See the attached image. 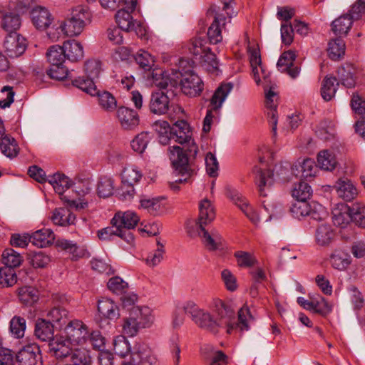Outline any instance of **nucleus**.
Instances as JSON below:
<instances>
[{"label": "nucleus", "instance_id": "obj_1", "mask_svg": "<svg viewBox=\"0 0 365 365\" xmlns=\"http://www.w3.org/2000/svg\"><path fill=\"white\" fill-rule=\"evenodd\" d=\"M184 311L197 326L213 334H218L221 329H225L227 334H232L237 329L241 331H248L255 321L250 308L245 304L239 309L236 322L232 304L220 299L214 301L211 312L199 309L192 302L186 303Z\"/></svg>", "mask_w": 365, "mask_h": 365}, {"label": "nucleus", "instance_id": "obj_2", "mask_svg": "<svg viewBox=\"0 0 365 365\" xmlns=\"http://www.w3.org/2000/svg\"><path fill=\"white\" fill-rule=\"evenodd\" d=\"M169 136L170 140H174L178 143H188L189 145L185 150L179 146H173L172 149H170V160L174 169V173L176 176L180 175L181 178L169 184L170 189L178 191L179 187L177 184L187 182L194 173V170L190 168L189 158H195L198 148L193 141L190 143L192 130L190 125L185 120H178L173 123L171 135Z\"/></svg>", "mask_w": 365, "mask_h": 365}, {"label": "nucleus", "instance_id": "obj_3", "mask_svg": "<svg viewBox=\"0 0 365 365\" xmlns=\"http://www.w3.org/2000/svg\"><path fill=\"white\" fill-rule=\"evenodd\" d=\"M193 62L185 58L179 60L177 68L164 71L162 69L153 70V83L161 88H180L189 97L200 95L204 89V83L200 76L193 71Z\"/></svg>", "mask_w": 365, "mask_h": 365}, {"label": "nucleus", "instance_id": "obj_4", "mask_svg": "<svg viewBox=\"0 0 365 365\" xmlns=\"http://www.w3.org/2000/svg\"><path fill=\"white\" fill-rule=\"evenodd\" d=\"M215 217V212L210 201L204 199L199 205V217L195 226L205 247L212 251L219 249L222 245V237L216 230L209 233L205 228Z\"/></svg>", "mask_w": 365, "mask_h": 365}, {"label": "nucleus", "instance_id": "obj_5", "mask_svg": "<svg viewBox=\"0 0 365 365\" xmlns=\"http://www.w3.org/2000/svg\"><path fill=\"white\" fill-rule=\"evenodd\" d=\"M90 13L82 6L71 11L70 16L61 24V31L68 36H78L83 31L86 21L90 19Z\"/></svg>", "mask_w": 365, "mask_h": 365}, {"label": "nucleus", "instance_id": "obj_6", "mask_svg": "<svg viewBox=\"0 0 365 365\" xmlns=\"http://www.w3.org/2000/svg\"><path fill=\"white\" fill-rule=\"evenodd\" d=\"M138 0H123L125 9H120L115 14V20L118 27L125 31L135 30L137 34L140 33L143 35L141 26L138 24L137 26L133 20L131 12L135 11Z\"/></svg>", "mask_w": 365, "mask_h": 365}, {"label": "nucleus", "instance_id": "obj_7", "mask_svg": "<svg viewBox=\"0 0 365 365\" xmlns=\"http://www.w3.org/2000/svg\"><path fill=\"white\" fill-rule=\"evenodd\" d=\"M98 312L99 316L96 318V321L101 328L109 324L108 320H116L120 317L118 307L113 300L108 298L98 300Z\"/></svg>", "mask_w": 365, "mask_h": 365}, {"label": "nucleus", "instance_id": "obj_8", "mask_svg": "<svg viewBox=\"0 0 365 365\" xmlns=\"http://www.w3.org/2000/svg\"><path fill=\"white\" fill-rule=\"evenodd\" d=\"M65 338L74 344H83L89 336L86 325L81 321L71 320L64 327Z\"/></svg>", "mask_w": 365, "mask_h": 365}, {"label": "nucleus", "instance_id": "obj_9", "mask_svg": "<svg viewBox=\"0 0 365 365\" xmlns=\"http://www.w3.org/2000/svg\"><path fill=\"white\" fill-rule=\"evenodd\" d=\"M19 365H43L40 347L35 343L23 346L16 354Z\"/></svg>", "mask_w": 365, "mask_h": 365}, {"label": "nucleus", "instance_id": "obj_10", "mask_svg": "<svg viewBox=\"0 0 365 365\" xmlns=\"http://www.w3.org/2000/svg\"><path fill=\"white\" fill-rule=\"evenodd\" d=\"M208 14L213 16L214 20L207 31V37L210 43L216 44L222 39V28H225L227 17L224 13L217 11L215 6L208 10Z\"/></svg>", "mask_w": 365, "mask_h": 365}, {"label": "nucleus", "instance_id": "obj_11", "mask_svg": "<svg viewBox=\"0 0 365 365\" xmlns=\"http://www.w3.org/2000/svg\"><path fill=\"white\" fill-rule=\"evenodd\" d=\"M26 47V39L19 34H8L4 42V51L10 58L21 56Z\"/></svg>", "mask_w": 365, "mask_h": 365}, {"label": "nucleus", "instance_id": "obj_12", "mask_svg": "<svg viewBox=\"0 0 365 365\" xmlns=\"http://www.w3.org/2000/svg\"><path fill=\"white\" fill-rule=\"evenodd\" d=\"M131 361L134 365H155L156 358L148 345L138 344L131 353Z\"/></svg>", "mask_w": 365, "mask_h": 365}, {"label": "nucleus", "instance_id": "obj_13", "mask_svg": "<svg viewBox=\"0 0 365 365\" xmlns=\"http://www.w3.org/2000/svg\"><path fill=\"white\" fill-rule=\"evenodd\" d=\"M226 195L253 223H257L259 221L257 212L252 209L247 200L237 190L227 189Z\"/></svg>", "mask_w": 365, "mask_h": 365}, {"label": "nucleus", "instance_id": "obj_14", "mask_svg": "<svg viewBox=\"0 0 365 365\" xmlns=\"http://www.w3.org/2000/svg\"><path fill=\"white\" fill-rule=\"evenodd\" d=\"M117 118L124 130H133L139 124L140 119L137 112L125 106H120L116 112Z\"/></svg>", "mask_w": 365, "mask_h": 365}, {"label": "nucleus", "instance_id": "obj_15", "mask_svg": "<svg viewBox=\"0 0 365 365\" xmlns=\"http://www.w3.org/2000/svg\"><path fill=\"white\" fill-rule=\"evenodd\" d=\"M169 103V98L163 91L153 92L149 102V110L153 114L163 115L168 111Z\"/></svg>", "mask_w": 365, "mask_h": 365}, {"label": "nucleus", "instance_id": "obj_16", "mask_svg": "<svg viewBox=\"0 0 365 365\" xmlns=\"http://www.w3.org/2000/svg\"><path fill=\"white\" fill-rule=\"evenodd\" d=\"M55 329V324L51 322L39 318L35 322L34 335L39 340L50 343L54 339Z\"/></svg>", "mask_w": 365, "mask_h": 365}, {"label": "nucleus", "instance_id": "obj_17", "mask_svg": "<svg viewBox=\"0 0 365 365\" xmlns=\"http://www.w3.org/2000/svg\"><path fill=\"white\" fill-rule=\"evenodd\" d=\"M69 341L63 336L54 339L51 342L48 343L49 353L56 359L63 360L68 358L72 349L70 347Z\"/></svg>", "mask_w": 365, "mask_h": 365}, {"label": "nucleus", "instance_id": "obj_18", "mask_svg": "<svg viewBox=\"0 0 365 365\" xmlns=\"http://www.w3.org/2000/svg\"><path fill=\"white\" fill-rule=\"evenodd\" d=\"M165 197H148L145 195L140 200V207L145 210L150 215L158 216L163 214L165 210Z\"/></svg>", "mask_w": 365, "mask_h": 365}, {"label": "nucleus", "instance_id": "obj_19", "mask_svg": "<svg viewBox=\"0 0 365 365\" xmlns=\"http://www.w3.org/2000/svg\"><path fill=\"white\" fill-rule=\"evenodd\" d=\"M255 173V182L257 185L259 193L261 196H267L265 187H271L274 183L273 171L269 169L263 170L257 166L253 169Z\"/></svg>", "mask_w": 365, "mask_h": 365}, {"label": "nucleus", "instance_id": "obj_20", "mask_svg": "<svg viewBox=\"0 0 365 365\" xmlns=\"http://www.w3.org/2000/svg\"><path fill=\"white\" fill-rule=\"evenodd\" d=\"M31 17L35 27L42 31L46 29L53 21L48 10L42 6L34 8L31 12Z\"/></svg>", "mask_w": 365, "mask_h": 365}, {"label": "nucleus", "instance_id": "obj_21", "mask_svg": "<svg viewBox=\"0 0 365 365\" xmlns=\"http://www.w3.org/2000/svg\"><path fill=\"white\" fill-rule=\"evenodd\" d=\"M129 316L135 319L133 321L140 329L148 327L153 323V317L151 314V310L148 307H133L130 309Z\"/></svg>", "mask_w": 365, "mask_h": 365}, {"label": "nucleus", "instance_id": "obj_22", "mask_svg": "<svg viewBox=\"0 0 365 365\" xmlns=\"http://www.w3.org/2000/svg\"><path fill=\"white\" fill-rule=\"evenodd\" d=\"M317 170V165L310 158L304 159L302 163H299L292 167V174L297 176L301 173L300 177L306 180L309 178H313Z\"/></svg>", "mask_w": 365, "mask_h": 365}, {"label": "nucleus", "instance_id": "obj_23", "mask_svg": "<svg viewBox=\"0 0 365 365\" xmlns=\"http://www.w3.org/2000/svg\"><path fill=\"white\" fill-rule=\"evenodd\" d=\"M336 237V232L331 225L322 224L316 230L315 241L317 244L322 247H327L331 245Z\"/></svg>", "mask_w": 365, "mask_h": 365}, {"label": "nucleus", "instance_id": "obj_24", "mask_svg": "<svg viewBox=\"0 0 365 365\" xmlns=\"http://www.w3.org/2000/svg\"><path fill=\"white\" fill-rule=\"evenodd\" d=\"M365 14V0H357L349 9L346 14H344V26L346 33L351 28L353 21L359 20Z\"/></svg>", "mask_w": 365, "mask_h": 365}, {"label": "nucleus", "instance_id": "obj_25", "mask_svg": "<svg viewBox=\"0 0 365 365\" xmlns=\"http://www.w3.org/2000/svg\"><path fill=\"white\" fill-rule=\"evenodd\" d=\"M139 217L132 211L115 213L111 220V225L118 227H124L128 229H134L139 222Z\"/></svg>", "mask_w": 365, "mask_h": 365}, {"label": "nucleus", "instance_id": "obj_26", "mask_svg": "<svg viewBox=\"0 0 365 365\" xmlns=\"http://www.w3.org/2000/svg\"><path fill=\"white\" fill-rule=\"evenodd\" d=\"M344 212L346 214L351 222L358 227H365V206L359 203L351 205H344Z\"/></svg>", "mask_w": 365, "mask_h": 365}, {"label": "nucleus", "instance_id": "obj_27", "mask_svg": "<svg viewBox=\"0 0 365 365\" xmlns=\"http://www.w3.org/2000/svg\"><path fill=\"white\" fill-rule=\"evenodd\" d=\"M76 215L68 208L58 207L54 210L51 216V220L55 225L68 226L73 225L76 221Z\"/></svg>", "mask_w": 365, "mask_h": 365}, {"label": "nucleus", "instance_id": "obj_28", "mask_svg": "<svg viewBox=\"0 0 365 365\" xmlns=\"http://www.w3.org/2000/svg\"><path fill=\"white\" fill-rule=\"evenodd\" d=\"M32 243L38 247H46L53 244L55 235L51 229L43 228L31 235Z\"/></svg>", "mask_w": 365, "mask_h": 365}, {"label": "nucleus", "instance_id": "obj_29", "mask_svg": "<svg viewBox=\"0 0 365 365\" xmlns=\"http://www.w3.org/2000/svg\"><path fill=\"white\" fill-rule=\"evenodd\" d=\"M47 320L55 324L56 329H62L68 321V312L61 307H54L47 313Z\"/></svg>", "mask_w": 365, "mask_h": 365}, {"label": "nucleus", "instance_id": "obj_30", "mask_svg": "<svg viewBox=\"0 0 365 365\" xmlns=\"http://www.w3.org/2000/svg\"><path fill=\"white\" fill-rule=\"evenodd\" d=\"M66 58L72 62L78 61L83 57L82 45L76 40H68L63 43Z\"/></svg>", "mask_w": 365, "mask_h": 365}, {"label": "nucleus", "instance_id": "obj_31", "mask_svg": "<svg viewBox=\"0 0 365 365\" xmlns=\"http://www.w3.org/2000/svg\"><path fill=\"white\" fill-rule=\"evenodd\" d=\"M339 81L334 76H326L322 83L321 96L325 101H331L335 96Z\"/></svg>", "mask_w": 365, "mask_h": 365}, {"label": "nucleus", "instance_id": "obj_32", "mask_svg": "<svg viewBox=\"0 0 365 365\" xmlns=\"http://www.w3.org/2000/svg\"><path fill=\"white\" fill-rule=\"evenodd\" d=\"M20 14L14 12H8L2 16L1 27L8 32V34H17L21 25Z\"/></svg>", "mask_w": 365, "mask_h": 365}, {"label": "nucleus", "instance_id": "obj_33", "mask_svg": "<svg viewBox=\"0 0 365 365\" xmlns=\"http://www.w3.org/2000/svg\"><path fill=\"white\" fill-rule=\"evenodd\" d=\"M232 88L233 84L232 83H222L217 88L210 99V105L213 110H217L222 106V103Z\"/></svg>", "mask_w": 365, "mask_h": 365}, {"label": "nucleus", "instance_id": "obj_34", "mask_svg": "<svg viewBox=\"0 0 365 365\" xmlns=\"http://www.w3.org/2000/svg\"><path fill=\"white\" fill-rule=\"evenodd\" d=\"M250 53V66L252 68V73H253V78L257 85H259L260 82V77L258 71V66H260L261 71L263 74V78L265 81H267V78L268 76L265 74L264 68L262 67V60H261V56L259 53V49L257 48H250L249 49Z\"/></svg>", "mask_w": 365, "mask_h": 365}, {"label": "nucleus", "instance_id": "obj_35", "mask_svg": "<svg viewBox=\"0 0 365 365\" xmlns=\"http://www.w3.org/2000/svg\"><path fill=\"white\" fill-rule=\"evenodd\" d=\"M23 257L12 248H6L1 255V262L5 267H10L13 269L19 267L23 262Z\"/></svg>", "mask_w": 365, "mask_h": 365}, {"label": "nucleus", "instance_id": "obj_36", "mask_svg": "<svg viewBox=\"0 0 365 365\" xmlns=\"http://www.w3.org/2000/svg\"><path fill=\"white\" fill-rule=\"evenodd\" d=\"M48 182L55 192L61 195L71 185V181L64 174L56 173L48 176Z\"/></svg>", "mask_w": 365, "mask_h": 365}, {"label": "nucleus", "instance_id": "obj_37", "mask_svg": "<svg viewBox=\"0 0 365 365\" xmlns=\"http://www.w3.org/2000/svg\"><path fill=\"white\" fill-rule=\"evenodd\" d=\"M134 58L137 64L139 65L140 68L145 71H153L156 68H153L155 66L154 57L148 51L140 49L134 56ZM152 73H150L151 78L153 79Z\"/></svg>", "mask_w": 365, "mask_h": 365}, {"label": "nucleus", "instance_id": "obj_38", "mask_svg": "<svg viewBox=\"0 0 365 365\" xmlns=\"http://www.w3.org/2000/svg\"><path fill=\"white\" fill-rule=\"evenodd\" d=\"M316 134L324 141L333 139L336 134L335 125L331 120H322L316 128Z\"/></svg>", "mask_w": 365, "mask_h": 365}, {"label": "nucleus", "instance_id": "obj_39", "mask_svg": "<svg viewBox=\"0 0 365 365\" xmlns=\"http://www.w3.org/2000/svg\"><path fill=\"white\" fill-rule=\"evenodd\" d=\"M1 140V153L9 158L16 157L19 153V146L16 140L9 135H4Z\"/></svg>", "mask_w": 365, "mask_h": 365}, {"label": "nucleus", "instance_id": "obj_40", "mask_svg": "<svg viewBox=\"0 0 365 365\" xmlns=\"http://www.w3.org/2000/svg\"><path fill=\"white\" fill-rule=\"evenodd\" d=\"M19 298L26 306H32L38 300V291L34 287H22L19 289Z\"/></svg>", "mask_w": 365, "mask_h": 365}, {"label": "nucleus", "instance_id": "obj_41", "mask_svg": "<svg viewBox=\"0 0 365 365\" xmlns=\"http://www.w3.org/2000/svg\"><path fill=\"white\" fill-rule=\"evenodd\" d=\"M317 163L321 169L332 171L336 168L337 162L334 155L327 150H324L317 155Z\"/></svg>", "mask_w": 365, "mask_h": 365}, {"label": "nucleus", "instance_id": "obj_42", "mask_svg": "<svg viewBox=\"0 0 365 365\" xmlns=\"http://www.w3.org/2000/svg\"><path fill=\"white\" fill-rule=\"evenodd\" d=\"M153 129L158 133L159 142L162 145H167L170 140L172 126L165 120H156L153 124Z\"/></svg>", "mask_w": 365, "mask_h": 365}, {"label": "nucleus", "instance_id": "obj_43", "mask_svg": "<svg viewBox=\"0 0 365 365\" xmlns=\"http://www.w3.org/2000/svg\"><path fill=\"white\" fill-rule=\"evenodd\" d=\"M46 56L51 65H63L66 58L63 46H51L46 52Z\"/></svg>", "mask_w": 365, "mask_h": 365}, {"label": "nucleus", "instance_id": "obj_44", "mask_svg": "<svg viewBox=\"0 0 365 365\" xmlns=\"http://www.w3.org/2000/svg\"><path fill=\"white\" fill-rule=\"evenodd\" d=\"M68 358L72 364L66 365H90L91 364L89 352L84 349H72Z\"/></svg>", "mask_w": 365, "mask_h": 365}, {"label": "nucleus", "instance_id": "obj_45", "mask_svg": "<svg viewBox=\"0 0 365 365\" xmlns=\"http://www.w3.org/2000/svg\"><path fill=\"white\" fill-rule=\"evenodd\" d=\"M96 96L98 98L100 106L106 111L111 112L116 108L117 101L110 92L106 91L101 92L98 90V93Z\"/></svg>", "mask_w": 365, "mask_h": 365}, {"label": "nucleus", "instance_id": "obj_46", "mask_svg": "<svg viewBox=\"0 0 365 365\" xmlns=\"http://www.w3.org/2000/svg\"><path fill=\"white\" fill-rule=\"evenodd\" d=\"M72 84L91 96H94L98 93L96 81L91 80L88 77L85 78L83 76L75 78L72 81Z\"/></svg>", "mask_w": 365, "mask_h": 365}, {"label": "nucleus", "instance_id": "obj_47", "mask_svg": "<svg viewBox=\"0 0 365 365\" xmlns=\"http://www.w3.org/2000/svg\"><path fill=\"white\" fill-rule=\"evenodd\" d=\"M312 189L306 182L301 180L292 190V196L296 200L307 201L312 195Z\"/></svg>", "mask_w": 365, "mask_h": 365}, {"label": "nucleus", "instance_id": "obj_48", "mask_svg": "<svg viewBox=\"0 0 365 365\" xmlns=\"http://www.w3.org/2000/svg\"><path fill=\"white\" fill-rule=\"evenodd\" d=\"M152 136L148 132H141L138 134L135 138L131 141L130 145L134 151L143 153L148 144L150 141Z\"/></svg>", "mask_w": 365, "mask_h": 365}, {"label": "nucleus", "instance_id": "obj_49", "mask_svg": "<svg viewBox=\"0 0 365 365\" xmlns=\"http://www.w3.org/2000/svg\"><path fill=\"white\" fill-rule=\"evenodd\" d=\"M17 282V276L14 269L10 267L0 268V286L9 287L14 285Z\"/></svg>", "mask_w": 365, "mask_h": 365}, {"label": "nucleus", "instance_id": "obj_50", "mask_svg": "<svg viewBox=\"0 0 365 365\" xmlns=\"http://www.w3.org/2000/svg\"><path fill=\"white\" fill-rule=\"evenodd\" d=\"M342 39L341 37L331 38L327 48V53L329 58L332 61H339L342 56Z\"/></svg>", "mask_w": 365, "mask_h": 365}, {"label": "nucleus", "instance_id": "obj_51", "mask_svg": "<svg viewBox=\"0 0 365 365\" xmlns=\"http://www.w3.org/2000/svg\"><path fill=\"white\" fill-rule=\"evenodd\" d=\"M200 58L202 59V66L207 71L214 72L218 70L219 62L216 55L211 51L209 47Z\"/></svg>", "mask_w": 365, "mask_h": 365}, {"label": "nucleus", "instance_id": "obj_52", "mask_svg": "<svg viewBox=\"0 0 365 365\" xmlns=\"http://www.w3.org/2000/svg\"><path fill=\"white\" fill-rule=\"evenodd\" d=\"M113 181L108 177H102L98 182L97 192L100 197H108L113 194Z\"/></svg>", "mask_w": 365, "mask_h": 365}, {"label": "nucleus", "instance_id": "obj_53", "mask_svg": "<svg viewBox=\"0 0 365 365\" xmlns=\"http://www.w3.org/2000/svg\"><path fill=\"white\" fill-rule=\"evenodd\" d=\"M309 205L307 201L297 200L290 207L289 212L293 217L300 220L309 214Z\"/></svg>", "mask_w": 365, "mask_h": 365}, {"label": "nucleus", "instance_id": "obj_54", "mask_svg": "<svg viewBox=\"0 0 365 365\" xmlns=\"http://www.w3.org/2000/svg\"><path fill=\"white\" fill-rule=\"evenodd\" d=\"M26 330V319L24 317L15 316L10 322V331L17 339L24 336Z\"/></svg>", "mask_w": 365, "mask_h": 365}, {"label": "nucleus", "instance_id": "obj_55", "mask_svg": "<svg viewBox=\"0 0 365 365\" xmlns=\"http://www.w3.org/2000/svg\"><path fill=\"white\" fill-rule=\"evenodd\" d=\"M107 287L112 292L123 294L127 292L128 284L120 277H113L108 280Z\"/></svg>", "mask_w": 365, "mask_h": 365}, {"label": "nucleus", "instance_id": "obj_56", "mask_svg": "<svg viewBox=\"0 0 365 365\" xmlns=\"http://www.w3.org/2000/svg\"><path fill=\"white\" fill-rule=\"evenodd\" d=\"M142 178L141 173L134 166L125 167L121 173V180L134 186Z\"/></svg>", "mask_w": 365, "mask_h": 365}, {"label": "nucleus", "instance_id": "obj_57", "mask_svg": "<svg viewBox=\"0 0 365 365\" xmlns=\"http://www.w3.org/2000/svg\"><path fill=\"white\" fill-rule=\"evenodd\" d=\"M84 71L86 77L96 81L98 78L101 71V61L97 60H88L85 63Z\"/></svg>", "mask_w": 365, "mask_h": 365}, {"label": "nucleus", "instance_id": "obj_58", "mask_svg": "<svg viewBox=\"0 0 365 365\" xmlns=\"http://www.w3.org/2000/svg\"><path fill=\"white\" fill-rule=\"evenodd\" d=\"M135 194L134 186L121 180L120 186L116 190V195L119 200L124 202H130Z\"/></svg>", "mask_w": 365, "mask_h": 365}, {"label": "nucleus", "instance_id": "obj_59", "mask_svg": "<svg viewBox=\"0 0 365 365\" xmlns=\"http://www.w3.org/2000/svg\"><path fill=\"white\" fill-rule=\"evenodd\" d=\"M296 57L297 55L295 52L292 50L283 52L277 63L278 70L281 72H284V69L288 68V66H292Z\"/></svg>", "mask_w": 365, "mask_h": 365}, {"label": "nucleus", "instance_id": "obj_60", "mask_svg": "<svg viewBox=\"0 0 365 365\" xmlns=\"http://www.w3.org/2000/svg\"><path fill=\"white\" fill-rule=\"evenodd\" d=\"M234 256L237 259V264L241 267H251L257 262L255 257L247 252L237 251Z\"/></svg>", "mask_w": 365, "mask_h": 365}, {"label": "nucleus", "instance_id": "obj_61", "mask_svg": "<svg viewBox=\"0 0 365 365\" xmlns=\"http://www.w3.org/2000/svg\"><path fill=\"white\" fill-rule=\"evenodd\" d=\"M311 311L321 315H325L329 312L330 309L325 299L322 296L317 295V297H312Z\"/></svg>", "mask_w": 365, "mask_h": 365}, {"label": "nucleus", "instance_id": "obj_62", "mask_svg": "<svg viewBox=\"0 0 365 365\" xmlns=\"http://www.w3.org/2000/svg\"><path fill=\"white\" fill-rule=\"evenodd\" d=\"M50 262V257L42 251L34 252L30 255V262L35 268H43Z\"/></svg>", "mask_w": 365, "mask_h": 365}, {"label": "nucleus", "instance_id": "obj_63", "mask_svg": "<svg viewBox=\"0 0 365 365\" xmlns=\"http://www.w3.org/2000/svg\"><path fill=\"white\" fill-rule=\"evenodd\" d=\"M46 73L51 79L63 81L67 77L68 70L63 66V64L51 65L50 68L46 71Z\"/></svg>", "mask_w": 365, "mask_h": 365}, {"label": "nucleus", "instance_id": "obj_64", "mask_svg": "<svg viewBox=\"0 0 365 365\" xmlns=\"http://www.w3.org/2000/svg\"><path fill=\"white\" fill-rule=\"evenodd\" d=\"M113 349L118 355L125 356L130 352V346L124 336H119L114 340Z\"/></svg>", "mask_w": 365, "mask_h": 365}]
</instances>
